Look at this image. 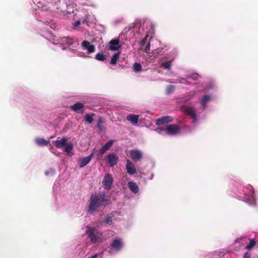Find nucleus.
Wrapping results in <instances>:
<instances>
[{
  "label": "nucleus",
  "instance_id": "1",
  "mask_svg": "<svg viewBox=\"0 0 258 258\" xmlns=\"http://www.w3.org/2000/svg\"><path fill=\"white\" fill-rule=\"evenodd\" d=\"M88 212L91 214L98 212L101 206L105 207L111 203L110 200L106 197L104 192L92 195L89 201Z\"/></svg>",
  "mask_w": 258,
  "mask_h": 258
},
{
  "label": "nucleus",
  "instance_id": "2",
  "mask_svg": "<svg viewBox=\"0 0 258 258\" xmlns=\"http://www.w3.org/2000/svg\"><path fill=\"white\" fill-rule=\"evenodd\" d=\"M86 234L93 243L102 242L104 240L102 233L92 227H87Z\"/></svg>",
  "mask_w": 258,
  "mask_h": 258
},
{
  "label": "nucleus",
  "instance_id": "3",
  "mask_svg": "<svg viewBox=\"0 0 258 258\" xmlns=\"http://www.w3.org/2000/svg\"><path fill=\"white\" fill-rule=\"evenodd\" d=\"M157 130L161 131H164L167 135L170 136L176 135L180 132L179 126L178 125L174 124H169L166 127H159Z\"/></svg>",
  "mask_w": 258,
  "mask_h": 258
},
{
  "label": "nucleus",
  "instance_id": "4",
  "mask_svg": "<svg viewBox=\"0 0 258 258\" xmlns=\"http://www.w3.org/2000/svg\"><path fill=\"white\" fill-rule=\"evenodd\" d=\"M181 109L185 114L189 115L193 119L194 122H196L197 121V117L196 113V109L194 107L182 106Z\"/></svg>",
  "mask_w": 258,
  "mask_h": 258
},
{
  "label": "nucleus",
  "instance_id": "5",
  "mask_svg": "<svg viewBox=\"0 0 258 258\" xmlns=\"http://www.w3.org/2000/svg\"><path fill=\"white\" fill-rule=\"evenodd\" d=\"M113 179L112 176L109 174H106L103 178L102 184L105 189L109 190L111 188Z\"/></svg>",
  "mask_w": 258,
  "mask_h": 258
},
{
  "label": "nucleus",
  "instance_id": "6",
  "mask_svg": "<svg viewBox=\"0 0 258 258\" xmlns=\"http://www.w3.org/2000/svg\"><path fill=\"white\" fill-rule=\"evenodd\" d=\"M106 159L109 167H112L117 164L118 157L116 154L112 153L106 156Z\"/></svg>",
  "mask_w": 258,
  "mask_h": 258
},
{
  "label": "nucleus",
  "instance_id": "7",
  "mask_svg": "<svg viewBox=\"0 0 258 258\" xmlns=\"http://www.w3.org/2000/svg\"><path fill=\"white\" fill-rule=\"evenodd\" d=\"M132 159L135 162L141 160L143 158L142 152L138 150H132L130 152Z\"/></svg>",
  "mask_w": 258,
  "mask_h": 258
},
{
  "label": "nucleus",
  "instance_id": "8",
  "mask_svg": "<svg viewBox=\"0 0 258 258\" xmlns=\"http://www.w3.org/2000/svg\"><path fill=\"white\" fill-rule=\"evenodd\" d=\"M125 168L127 173L129 174L134 175L137 172L134 164L130 160H127Z\"/></svg>",
  "mask_w": 258,
  "mask_h": 258
},
{
  "label": "nucleus",
  "instance_id": "9",
  "mask_svg": "<svg viewBox=\"0 0 258 258\" xmlns=\"http://www.w3.org/2000/svg\"><path fill=\"white\" fill-rule=\"evenodd\" d=\"M93 156V153L90 154L88 156L80 158L78 160V163L80 168H82L88 164Z\"/></svg>",
  "mask_w": 258,
  "mask_h": 258
},
{
  "label": "nucleus",
  "instance_id": "10",
  "mask_svg": "<svg viewBox=\"0 0 258 258\" xmlns=\"http://www.w3.org/2000/svg\"><path fill=\"white\" fill-rule=\"evenodd\" d=\"M110 245L113 249L119 251L122 248L123 243L121 239L117 238L113 240Z\"/></svg>",
  "mask_w": 258,
  "mask_h": 258
},
{
  "label": "nucleus",
  "instance_id": "11",
  "mask_svg": "<svg viewBox=\"0 0 258 258\" xmlns=\"http://www.w3.org/2000/svg\"><path fill=\"white\" fill-rule=\"evenodd\" d=\"M82 47L87 49L88 52L90 53L95 51V47L94 45L91 44L90 42L87 40H84L81 44Z\"/></svg>",
  "mask_w": 258,
  "mask_h": 258
},
{
  "label": "nucleus",
  "instance_id": "12",
  "mask_svg": "<svg viewBox=\"0 0 258 258\" xmlns=\"http://www.w3.org/2000/svg\"><path fill=\"white\" fill-rule=\"evenodd\" d=\"M110 46L109 49L111 50H117L121 46L119 45V40L118 39H112L109 42Z\"/></svg>",
  "mask_w": 258,
  "mask_h": 258
},
{
  "label": "nucleus",
  "instance_id": "13",
  "mask_svg": "<svg viewBox=\"0 0 258 258\" xmlns=\"http://www.w3.org/2000/svg\"><path fill=\"white\" fill-rule=\"evenodd\" d=\"M172 121V119L170 116H165L161 118H159L156 120V124L157 125H161L165 123H169Z\"/></svg>",
  "mask_w": 258,
  "mask_h": 258
},
{
  "label": "nucleus",
  "instance_id": "14",
  "mask_svg": "<svg viewBox=\"0 0 258 258\" xmlns=\"http://www.w3.org/2000/svg\"><path fill=\"white\" fill-rule=\"evenodd\" d=\"M113 140L109 141L106 143L103 147L99 150L98 155L102 156L103 155L107 150H108L113 144Z\"/></svg>",
  "mask_w": 258,
  "mask_h": 258
},
{
  "label": "nucleus",
  "instance_id": "15",
  "mask_svg": "<svg viewBox=\"0 0 258 258\" xmlns=\"http://www.w3.org/2000/svg\"><path fill=\"white\" fill-rule=\"evenodd\" d=\"M67 138L63 137L60 140L54 141V143L56 148H61L67 145Z\"/></svg>",
  "mask_w": 258,
  "mask_h": 258
},
{
  "label": "nucleus",
  "instance_id": "16",
  "mask_svg": "<svg viewBox=\"0 0 258 258\" xmlns=\"http://www.w3.org/2000/svg\"><path fill=\"white\" fill-rule=\"evenodd\" d=\"M128 187L130 190L135 194H137L139 190L138 185L136 182L133 181L128 182Z\"/></svg>",
  "mask_w": 258,
  "mask_h": 258
},
{
  "label": "nucleus",
  "instance_id": "17",
  "mask_svg": "<svg viewBox=\"0 0 258 258\" xmlns=\"http://www.w3.org/2000/svg\"><path fill=\"white\" fill-rule=\"evenodd\" d=\"M139 115L136 114H130L126 116V119L133 124H136L138 123Z\"/></svg>",
  "mask_w": 258,
  "mask_h": 258
},
{
  "label": "nucleus",
  "instance_id": "18",
  "mask_svg": "<svg viewBox=\"0 0 258 258\" xmlns=\"http://www.w3.org/2000/svg\"><path fill=\"white\" fill-rule=\"evenodd\" d=\"M84 107V104L81 102H77L74 104L73 105L71 106V109L78 113H83V111H79L81 109H82Z\"/></svg>",
  "mask_w": 258,
  "mask_h": 258
},
{
  "label": "nucleus",
  "instance_id": "19",
  "mask_svg": "<svg viewBox=\"0 0 258 258\" xmlns=\"http://www.w3.org/2000/svg\"><path fill=\"white\" fill-rule=\"evenodd\" d=\"M35 142L39 146H45L49 143V140H46L43 138H38L36 140Z\"/></svg>",
  "mask_w": 258,
  "mask_h": 258
},
{
  "label": "nucleus",
  "instance_id": "20",
  "mask_svg": "<svg viewBox=\"0 0 258 258\" xmlns=\"http://www.w3.org/2000/svg\"><path fill=\"white\" fill-rule=\"evenodd\" d=\"M61 41L63 43L71 45L74 42V39L70 37H64L61 38Z\"/></svg>",
  "mask_w": 258,
  "mask_h": 258
},
{
  "label": "nucleus",
  "instance_id": "21",
  "mask_svg": "<svg viewBox=\"0 0 258 258\" xmlns=\"http://www.w3.org/2000/svg\"><path fill=\"white\" fill-rule=\"evenodd\" d=\"M211 97L209 95H205L203 98L200 100L201 104L205 107L207 103L210 100Z\"/></svg>",
  "mask_w": 258,
  "mask_h": 258
},
{
  "label": "nucleus",
  "instance_id": "22",
  "mask_svg": "<svg viewBox=\"0 0 258 258\" xmlns=\"http://www.w3.org/2000/svg\"><path fill=\"white\" fill-rule=\"evenodd\" d=\"M95 115L94 113L87 114L85 115V121L89 124H91L93 121V116Z\"/></svg>",
  "mask_w": 258,
  "mask_h": 258
},
{
  "label": "nucleus",
  "instance_id": "23",
  "mask_svg": "<svg viewBox=\"0 0 258 258\" xmlns=\"http://www.w3.org/2000/svg\"><path fill=\"white\" fill-rule=\"evenodd\" d=\"M119 54H120V53L118 52L117 53L114 54L112 55V58L111 59V61H110V63L111 64H115L116 63V61L119 57Z\"/></svg>",
  "mask_w": 258,
  "mask_h": 258
},
{
  "label": "nucleus",
  "instance_id": "24",
  "mask_svg": "<svg viewBox=\"0 0 258 258\" xmlns=\"http://www.w3.org/2000/svg\"><path fill=\"white\" fill-rule=\"evenodd\" d=\"M171 61L172 60H169L164 62H162L161 64V67L164 68L165 69L170 70L171 69Z\"/></svg>",
  "mask_w": 258,
  "mask_h": 258
},
{
  "label": "nucleus",
  "instance_id": "25",
  "mask_svg": "<svg viewBox=\"0 0 258 258\" xmlns=\"http://www.w3.org/2000/svg\"><path fill=\"white\" fill-rule=\"evenodd\" d=\"M95 59L99 61H104L106 59V57L104 54L101 53H98L95 55Z\"/></svg>",
  "mask_w": 258,
  "mask_h": 258
},
{
  "label": "nucleus",
  "instance_id": "26",
  "mask_svg": "<svg viewBox=\"0 0 258 258\" xmlns=\"http://www.w3.org/2000/svg\"><path fill=\"white\" fill-rule=\"evenodd\" d=\"M142 67L140 63H135L134 65V71L136 73H139L142 71Z\"/></svg>",
  "mask_w": 258,
  "mask_h": 258
},
{
  "label": "nucleus",
  "instance_id": "27",
  "mask_svg": "<svg viewBox=\"0 0 258 258\" xmlns=\"http://www.w3.org/2000/svg\"><path fill=\"white\" fill-rule=\"evenodd\" d=\"M255 244L256 243L254 239H250L249 243L245 246V248L250 250L255 246Z\"/></svg>",
  "mask_w": 258,
  "mask_h": 258
},
{
  "label": "nucleus",
  "instance_id": "28",
  "mask_svg": "<svg viewBox=\"0 0 258 258\" xmlns=\"http://www.w3.org/2000/svg\"><path fill=\"white\" fill-rule=\"evenodd\" d=\"M175 89V87L173 85H169L166 89V92L168 94L173 93Z\"/></svg>",
  "mask_w": 258,
  "mask_h": 258
},
{
  "label": "nucleus",
  "instance_id": "29",
  "mask_svg": "<svg viewBox=\"0 0 258 258\" xmlns=\"http://www.w3.org/2000/svg\"><path fill=\"white\" fill-rule=\"evenodd\" d=\"M73 144L71 143H70L69 144L67 145V146L65 147L64 151L69 153L73 150Z\"/></svg>",
  "mask_w": 258,
  "mask_h": 258
},
{
  "label": "nucleus",
  "instance_id": "30",
  "mask_svg": "<svg viewBox=\"0 0 258 258\" xmlns=\"http://www.w3.org/2000/svg\"><path fill=\"white\" fill-rule=\"evenodd\" d=\"M103 123V121L102 120V118L100 117L98 119V122L97 124V127L100 131H102V124Z\"/></svg>",
  "mask_w": 258,
  "mask_h": 258
},
{
  "label": "nucleus",
  "instance_id": "31",
  "mask_svg": "<svg viewBox=\"0 0 258 258\" xmlns=\"http://www.w3.org/2000/svg\"><path fill=\"white\" fill-rule=\"evenodd\" d=\"M104 223L107 224L111 225L112 223V217L106 216L104 220Z\"/></svg>",
  "mask_w": 258,
  "mask_h": 258
},
{
  "label": "nucleus",
  "instance_id": "32",
  "mask_svg": "<svg viewBox=\"0 0 258 258\" xmlns=\"http://www.w3.org/2000/svg\"><path fill=\"white\" fill-rule=\"evenodd\" d=\"M147 36H146L140 42V45L141 46L144 45L146 44V41H147Z\"/></svg>",
  "mask_w": 258,
  "mask_h": 258
},
{
  "label": "nucleus",
  "instance_id": "33",
  "mask_svg": "<svg viewBox=\"0 0 258 258\" xmlns=\"http://www.w3.org/2000/svg\"><path fill=\"white\" fill-rule=\"evenodd\" d=\"M150 43H148V44H147L145 48V52H146V53H148L149 52V51H150Z\"/></svg>",
  "mask_w": 258,
  "mask_h": 258
},
{
  "label": "nucleus",
  "instance_id": "34",
  "mask_svg": "<svg viewBox=\"0 0 258 258\" xmlns=\"http://www.w3.org/2000/svg\"><path fill=\"white\" fill-rule=\"evenodd\" d=\"M250 256H251L250 253L246 252L244 254L243 258H250Z\"/></svg>",
  "mask_w": 258,
  "mask_h": 258
},
{
  "label": "nucleus",
  "instance_id": "35",
  "mask_svg": "<svg viewBox=\"0 0 258 258\" xmlns=\"http://www.w3.org/2000/svg\"><path fill=\"white\" fill-rule=\"evenodd\" d=\"M81 23L79 21H77L75 22V26H79L80 25Z\"/></svg>",
  "mask_w": 258,
  "mask_h": 258
},
{
  "label": "nucleus",
  "instance_id": "36",
  "mask_svg": "<svg viewBox=\"0 0 258 258\" xmlns=\"http://www.w3.org/2000/svg\"><path fill=\"white\" fill-rule=\"evenodd\" d=\"M98 254H96L94 255L93 256H92V257H91L90 258H96L98 256Z\"/></svg>",
  "mask_w": 258,
  "mask_h": 258
},
{
  "label": "nucleus",
  "instance_id": "37",
  "mask_svg": "<svg viewBox=\"0 0 258 258\" xmlns=\"http://www.w3.org/2000/svg\"><path fill=\"white\" fill-rule=\"evenodd\" d=\"M45 174L46 175H48L49 174V172L48 171L45 172Z\"/></svg>",
  "mask_w": 258,
  "mask_h": 258
}]
</instances>
